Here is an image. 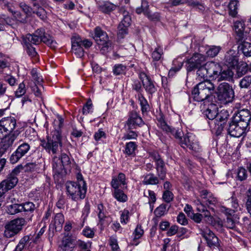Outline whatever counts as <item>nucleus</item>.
<instances>
[{
	"label": "nucleus",
	"instance_id": "1",
	"mask_svg": "<svg viewBox=\"0 0 251 251\" xmlns=\"http://www.w3.org/2000/svg\"><path fill=\"white\" fill-rule=\"evenodd\" d=\"M24 44L37 45L43 42L52 49L56 48L57 43L53 37L45 32L44 29L40 28L33 34H27L23 38Z\"/></svg>",
	"mask_w": 251,
	"mask_h": 251
},
{
	"label": "nucleus",
	"instance_id": "2",
	"mask_svg": "<svg viewBox=\"0 0 251 251\" xmlns=\"http://www.w3.org/2000/svg\"><path fill=\"white\" fill-rule=\"evenodd\" d=\"M215 91L214 84L209 80H206L197 84L192 89L191 96L196 101L201 102L212 97Z\"/></svg>",
	"mask_w": 251,
	"mask_h": 251
},
{
	"label": "nucleus",
	"instance_id": "3",
	"mask_svg": "<svg viewBox=\"0 0 251 251\" xmlns=\"http://www.w3.org/2000/svg\"><path fill=\"white\" fill-rule=\"evenodd\" d=\"M66 187L67 195L72 200L77 201L85 198L87 191L85 181H81L80 184L74 181L67 182Z\"/></svg>",
	"mask_w": 251,
	"mask_h": 251
},
{
	"label": "nucleus",
	"instance_id": "4",
	"mask_svg": "<svg viewBox=\"0 0 251 251\" xmlns=\"http://www.w3.org/2000/svg\"><path fill=\"white\" fill-rule=\"evenodd\" d=\"M41 145L49 153L56 154L62 146V136L58 130H55L52 136H48L47 141H41Z\"/></svg>",
	"mask_w": 251,
	"mask_h": 251
},
{
	"label": "nucleus",
	"instance_id": "5",
	"mask_svg": "<svg viewBox=\"0 0 251 251\" xmlns=\"http://www.w3.org/2000/svg\"><path fill=\"white\" fill-rule=\"evenodd\" d=\"M26 224L23 218H18L6 223L4 226L3 236L7 238H11L18 234Z\"/></svg>",
	"mask_w": 251,
	"mask_h": 251
},
{
	"label": "nucleus",
	"instance_id": "6",
	"mask_svg": "<svg viewBox=\"0 0 251 251\" xmlns=\"http://www.w3.org/2000/svg\"><path fill=\"white\" fill-rule=\"evenodd\" d=\"M216 94L218 100L224 103L231 102L234 97V92L232 86L226 82H222L219 85Z\"/></svg>",
	"mask_w": 251,
	"mask_h": 251
},
{
	"label": "nucleus",
	"instance_id": "7",
	"mask_svg": "<svg viewBox=\"0 0 251 251\" xmlns=\"http://www.w3.org/2000/svg\"><path fill=\"white\" fill-rule=\"evenodd\" d=\"M19 145L17 149L11 154L10 162L12 164L18 162L23 157L26 155L30 151V145L22 140L19 141Z\"/></svg>",
	"mask_w": 251,
	"mask_h": 251
},
{
	"label": "nucleus",
	"instance_id": "8",
	"mask_svg": "<svg viewBox=\"0 0 251 251\" xmlns=\"http://www.w3.org/2000/svg\"><path fill=\"white\" fill-rule=\"evenodd\" d=\"M205 62L204 55L196 53L185 61V67L188 73L193 71L203 65Z\"/></svg>",
	"mask_w": 251,
	"mask_h": 251
},
{
	"label": "nucleus",
	"instance_id": "9",
	"mask_svg": "<svg viewBox=\"0 0 251 251\" xmlns=\"http://www.w3.org/2000/svg\"><path fill=\"white\" fill-rule=\"evenodd\" d=\"M96 43L101 46V50L107 51L111 43L108 40V36L106 32L103 31L100 27L97 26L95 29V36L94 37Z\"/></svg>",
	"mask_w": 251,
	"mask_h": 251
},
{
	"label": "nucleus",
	"instance_id": "10",
	"mask_svg": "<svg viewBox=\"0 0 251 251\" xmlns=\"http://www.w3.org/2000/svg\"><path fill=\"white\" fill-rule=\"evenodd\" d=\"M42 163L40 162H30L26 163L25 166L22 164L18 165L11 172L14 177H17L22 170H24L26 173L33 172L39 173L42 170Z\"/></svg>",
	"mask_w": 251,
	"mask_h": 251
},
{
	"label": "nucleus",
	"instance_id": "11",
	"mask_svg": "<svg viewBox=\"0 0 251 251\" xmlns=\"http://www.w3.org/2000/svg\"><path fill=\"white\" fill-rule=\"evenodd\" d=\"M158 125L167 134L173 136L177 140L179 144L182 141L184 137L182 130H176L175 128L168 125L163 116L158 119Z\"/></svg>",
	"mask_w": 251,
	"mask_h": 251
},
{
	"label": "nucleus",
	"instance_id": "12",
	"mask_svg": "<svg viewBox=\"0 0 251 251\" xmlns=\"http://www.w3.org/2000/svg\"><path fill=\"white\" fill-rule=\"evenodd\" d=\"M18 181V177H14L11 172L8 174L6 178L0 183V198L9 190L13 188L17 185Z\"/></svg>",
	"mask_w": 251,
	"mask_h": 251
},
{
	"label": "nucleus",
	"instance_id": "13",
	"mask_svg": "<svg viewBox=\"0 0 251 251\" xmlns=\"http://www.w3.org/2000/svg\"><path fill=\"white\" fill-rule=\"evenodd\" d=\"M233 122L237 123L240 126L247 127L251 120V112L247 109L238 110L234 114L232 117Z\"/></svg>",
	"mask_w": 251,
	"mask_h": 251
},
{
	"label": "nucleus",
	"instance_id": "14",
	"mask_svg": "<svg viewBox=\"0 0 251 251\" xmlns=\"http://www.w3.org/2000/svg\"><path fill=\"white\" fill-rule=\"evenodd\" d=\"M20 134L18 130L15 131L13 133L6 135L1 139L0 143V154L2 155L8 151L12 146L14 142Z\"/></svg>",
	"mask_w": 251,
	"mask_h": 251
},
{
	"label": "nucleus",
	"instance_id": "15",
	"mask_svg": "<svg viewBox=\"0 0 251 251\" xmlns=\"http://www.w3.org/2000/svg\"><path fill=\"white\" fill-rule=\"evenodd\" d=\"M201 234L206 241L207 246L210 248H215L220 246L219 238L210 229L201 230Z\"/></svg>",
	"mask_w": 251,
	"mask_h": 251
},
{
	"label": "nucleus",
	"instance_id": "16",
	"mask_svg": "<svg viewBox=\"0 0 251 251\" xmlns=\"http://www.w3.org/2000/svg\"><path fill=\"white\" fill-rule=\"evenodd\" d=\"M76 246V239L69 233L65 234L59 245L62 251H72Z\"/></svg>",
	"mask_w": 251,
	"mask_h": 251
},
{
	"label": "nucleus",
	"instance_id": "17",
	"mask_svg": "<svg viewBox=\"0 0 251 251\" xmlns=\"http://www.w3.org/2000/svg\"><path fill=\"white\" fill-rule=\"evenodd\" d=\"M246 128L243 126H240L239 123L233 122L232 120L231 122L229 123L227 130L228 134L231 136L238 138L245 132Z\"/></svg>",
	"mask_w": 251,
	"mask_h": 251
},
{
	"label": "nucleus",
	"instance_id": "18",
	"mask_svg": "<svg viewBox=\"0 0 251 251\" xmlns=\"http://www.w3.org/2000/svg\"><path fill=\"white\" fill-rule=\"evenodd\" d=\"M111 185L114 189L113 193L114 197L119 201L125 202L127 200V196L124 193L123 191L119 189L120 185L118 183L116 177H113L111 181Z\"/></svg>",
	"mask_w": 251,
	"mask_h": 251
},
{
	"label": "nucleus",
	"instance_id": "19",
	"mask_svg": "<svg viewBox=\"0 0 251 251\" xmlns=\"http://www.w3.org/2000/svg\"><path fill=\"white\" fill-rule=\"evenodd\" d=\"M129 129H135L137 126L144 125V122L136 112L132 111L130 112L129 118L126 122Z\"/></svg>",
	"mask_w": 251,
	"mask_h": 251
},
{
	"label": "nucleus",
	"instance_id": "20",
	"mask_svg": "<svg viewBox=\"0 0 251 251\" xmlns=\"http://www.w3.org/2000/svg\"><path fill=\"white\" fill-rule=\"evenodd\" d=\"M139 77L142 81L144 88L148 93L152 95L155 93L156 91V88L154 86L153 82L149 76L145 73L141 72L139 74Z\"/></svg>",
	"mask_w": 251,
	"mask_h": 251
},
{
	"label": "nucleus",
	"instance_id": "21",
	"mask_svg": "<svg viewBox=\"0 0 251 251\" xmlns=\"http://www.w3.org/2000/svg\"><path fill=\"white\" fill-rule=\"evenodd\" d=\"M206 67L208 70L209 77L216 80L221 72L222 66L218 63L209 61L206 62Z\"/></svg>",
	"mask_w": 251,
	"mask_h": 251
},
{
	"label": "nucleus",
	"instance_id": "22",
	"mask_svg": "<svg viewBox=\"0 0 251 251\" xmlns=\"http://www.w3.org/2000/svg\"><path fill=\"white\" fill-rule=\"evenodd\" d=\"M0 124L8 134L13 133L16 126V120L14 117L4 118L0 121Z\"/></svg>",
	"mask_w": 251,
	"mask_h": 251
},
{
	"label": "nucleus",
	"instance_id": "23",
	"mask_svg": "<svg viewBox=\"0 0 251 251\" xmlns=\"http://www.w3.org/2000/svg\"><path fill=\"white\" fill-rule=\"evenodd\" d=\"M224 63L228 68H234L238 63V58L233 50L227 51L225 56Z\"/></svg>",
	"mask_w": 251,
	"mask_h": 251
},
{
	"label": "nucleus",
	"instance_id": "24",
	"mask_svg": "<svg viewBox=\"0 0 251 251\" xmlns=\"http://www.w3.org/2000/svg\"><path fill=\"white\" fill-rule=\"evenodd\" d=\"M52 171L56 176H63L66 174V169L61 163L60 158L54 156L52 162Z\"/></svg>",
	"mask_w": 251,
	"mask_h": 251
},
{
	"label": "nucleus",
	"instance_id": "25",
	"mask_svg": "<svg viewBox=\"0 0 251 251\" xmlns=\"http://www.w3.org/2000/svg\"><path fill=\"white\" fill-rule=\"evenodd\" d=\"M179 144L182 148H188L190 150L195 152H199L201 149L199 143L196 141L194 142L191 140L188 136H184Z\"/></svg>",
	"mask_w": 251,
	"mask_h": 251
},
{
	"label": "nucleus",
	"instance_id": "26",
	"mask_svg": "<svg viewBox=\"0 0 251 251\" xmlns=\"http://www.w3.org/2000/svg\"><path fill=\"white\" fill-rule=\"evenodd\" d=\"M234 27L237 34L236 39L238 40V42L245 40L246 35L244 33L245 24L244 22H235L234 23Z\"/></svg>",
	"mask_w": 251,
	"mask_h": 251
},
{
	"label": "nucleus",
	"instance_id": "27",
	"mask_svg": "<svg viewBox=\"0 0 251 251\" xmlns=\"http://www.w3.org/2000/svg\"><path fill=\"white\" fill-rule=\"evenodd\" d=\"M79 37H74L72 39V50L77 57H82L84 56V50L79 44Z\"/></svg>",
	"mask_w": 251,
	"mask_h": 251
},
{
	"label": "nucleus",
	"instance_id": "28",
	"mask_svg": "<svg viewBox=\"0 0 251 251\" xmlns=\"http://www.w3.org/2000/svg\"><path fill=\"white\" fill-rule=\"evenodd\" d=\"M218 112L217 106L213 103H210L207 109L203 112L204 115L208 119L213 120L217 117Z\"/></svg>",
	"mask_w": 251,
	"mask_h": 251
},
{
	"label": "nucleus",
	"instance_id": "29",
	"mask_svg": "<svg viewBox=\"0 0 251 251\" xmlns=\"http://www.w3.org/2000/svg\"><path fill=\"white\" fill-rule=\"evenodd\" d=\"M234 73L229 68L223 69L222 67L221 72L219 74V76L217 77V80L218 81H221L223 80L229 81L232 79Z\"/></svg>",
	"mask_w": 251,
	"mask_h": 251
},
{
	"label": "nucleus",
	"instance_id": "30",
	"mask_svg": "<svg viewBox=\"0 0 251 251\" xmlns=\"http://www.w3.org/2000/svg\"><path fill=\"white\" fill-rule=\"evenodd\" d=\"M64 222V216L61 213H57L54 218V224L52 225L56 231H60Z\"/></svg>",
	"mask_w": 251,
	"mask_h": 251
},
{
	"label": "nucleus",
	"instance_id": "31",
	"mask_svg": "<svg viewBox=\"0 0 251 251\" xmlns=\"http://www.w3.org/2000/svg\"><path fill=\"white\" fill-rule=\"evenodd\" d=\"M155 166L158 178L161 180H164L166 178L167 173V169L165 167L164 161L158 164H155Z\"/></svg>",
	"mask_w": 251,
	"mask_h": 251
},
{
	"label": "nucleus",
	"instance_id": "32",
	"mask_svg": "<svg viewBox=\"0 0 251 251\" xmlns=\"http://www.w3.org/2000/svg\"><path fill=\"white\" fill-rule=\"evenodd\" d=\"M240 42L241 43L239 46V48L244 55L247 57L251 56V43L246 42L245 40Z\"/></svg>",
	"mask_w": 251,
	"mask_h": 251
},
{
	"label": "nucleus",
	"instance_id": "33",
	"mask_svg": "<svg viewBox=\"0 0 251 251\" xmlns=\"http://www.w3.org/2000/svg\"><path fill=\"white\" fill-rule=\"evenodd\" d=\"M159 182V178L152 173H149L145 176L143 181V184L145 185H156Z\"/></svg>",
	"mask_w": 251,
	"mask_h": 251
},
{
	"label": "nucleus",
	"instance_id": "34",
	"mask_svg": "<svg viewBox=\"0 0 251 251\" xmlns=\"http://www.w3.org/2000/svg\"><path fill=\"white\" fill-rule=\"evenodd\" d=\"M228 112L226 110H222L218 113L216 117L217 123H221L223 125H226V122L229 118Z\"/></svg>",
	"mask_w": 251,
	"mask_h": 251
},
{
	"label": "nucleus",
	"instance_id": "35",
	"mask_svg": "<svg viewBox=\"0 0 251 251\" xmlns=\"http://www.w3.org/2000/svg\"><path fill=\"white\" fill-rule=\"evenodd\" d=\"M206 67V63H204L200 67L197 69V75L198 77L203 79L209 77V73Z\"/></svg>",
	"mask_w": 251,
	"mask_h": 251
},
{
	"label": "nucleus",
	"instance_id": "36",
	"mask_svg": "<svg viewBox=\"0 0 251 251\" xmlns=\"http://www.w3.org/2000/svg\"><path fill=\"white\" fill-rule=\"evenodd\" d=\"M238 3L237 0H231L228 4L229 14L232 17H235L237 14Z\"/></svg>",
	"mask_w": 251,
	"mask_h": 251
},
{
	"label": "nucleus",
	"instance_id": "37",
	"mask_svg": "<svg viewBox=\"0 0 251 251\" xmlns=\"http://www.w3.org/2000/svg\"><path fill=\"white\" fill-rule=\"evenodd\" d=\"M169 208V207L167 209V205L162 203L155 209L154 213L156 217H161L167 213Z\"/></svg>",
	"mask_w": 251,
	"mask_h": 251
},
{
	"label": "nucleus",
	"instance_id": "38",
	"mask_svg": "<svg viewBox=\"0 0 251 251\" xmlns=\"http://www.w3.org/2000/svg\"><path fill=\"white\" fill-rule=\"evenodd\" d=\"M248 71V66L246 63L242 62L237 66L236 73L238 77H241L245 75Z\"/></svg>",
	"mask_w": 251,
	"mask_h": 251
},
{
	"label": "nucleus",
	"instance_id": "39",
	"mask_svg": "<svg viewBox=\"0 0 251 251\" xmlns=\"http://www.w3.org/2000/svg\"><path fill=\"white\" fill-rule=\"evenodd\" d=\"M35 209V205L32 202L28 201L21 204V212H33Z\"/></svg>",
	"mask_w": 251,
	"mask_h": 251
},
{
	"label": "nucleus",
	"instance_id": "40",
	"mask_svg": "<svg viewBox=\"0 0 251 251\" xmlns=\"http://www.w3.org/2000/svg\"><path fill=\"white\" fill-rule=\"evenodd\" d=\"M25 50L27 54L31 57L36 59L38 56V53L36 51V49L32 45L30 44H24Z\"/></svg>",
	"mask_w": 251,
	"mask_h": 251
},
{
	"label": "nucleus",
	"instance_id": "41",
	"mask_svg": "<svg viewBox=\"0 0 251 251\" xmlns=\"http://www.w3.org/2000/svg\"><path fill=\"white\" fill-rule=\"evenodd\" d=\"M116 6L115 5L110 2H107L100 5L99 9L103 13H108L114 10Z\"/></svg>",
	"mask_w": 251,
	"mask_h": 251
},
{
	"label": "nucleus",
	"instance_id": "42",
	"mask_svg": "<svg viewBox=\"0 0 251 251\" xmlns=\"http://www.w3.org/2000/svg\"><path fill=\"white\" fill-rule=\"evenodd\" d=\"M221 50L220 46H211L206 51L207 56L210 57H214L217 55L219 51Z\"/></svg>",
	"mask_w": 251,
	"mask_h": 251
},
{
	"label": "nucleus",
	"instance_id": "43",
	"mask_svg": "<svg viewBox=\"0 0 251 251\" xmlns=\"http://www.w3.org/2000/svg\"><path fill=\"white\" fill-rule=\"evenodd\" d=\"M91 243L90 242L86 243L81 240L76 241V246L79 249L78 251H91Z\"/></svg>",
	"mask_w": 251,
	"mask_h": 251
},
{
	"label": "nucleus",
	"instance_id": "44",
	"mask_svg": "<svg viewBox=\"0 0 251 251\" xmlns=\"http://www.w3.org/2000/svg\"><path fill=\"white\" fill-rule=\"evenodd\" d=\"M137 148L136 143L134 142H130L126 145L125 152L128 155L133 154Z\"/></svg>",
	"mask_w": 251,
	"mask_h": 251
},
{
	"label": "nucleus",
	"instance_id": "45",
	"mask_svg": "<svg viewBox=\"0 0 251 251\" xmlns=\"http://www.w3.org/2000/svg\"><path fill=\"white\" fill-rule=\"evenodd\" d=\"M7 212L10 215L21 212V204L15 203L8 206Z\"/></svg>",
	"mask_w": 251,
	"mask_h": 251
},
{
	"label": "nucleus",
	"instance_id": "46",
	"mask_svg": "<svg viewBox=\"0 0 251 251\" xmlns=\"http://www.w3.org/2000/svg\"><path fill=\"white\" fill-rule=\"evenodd\" d=\"M149 7L148 2L146 0H142L141 7L137 8L136 12L138 14L143 12L146 15L150 11L149 10Z\"/></svg>",
	"mask_w": 251,
	"mask_h": 251
},
{
	"label": "nucleus",
	"instance_id": "47",
	"mask_svg": "<svg viewBox=\"0 0 251 251\" xmlns=\"http://www.w3.org/2000/svg\"><path fill=\"white\" fill-rule=\"evenodd\" d=\"M237 179L243 181L247 179L248 174L247 170L243 167H240L237 171Z\"/></svg>",
	"mask_w": 251,
	"mask_h": 251
},
{
	"label": "nucleus",
	"instance_id": "48",
	"mask_svg": "<svg viewBox=\"0 0 251 251\" xmlns=\"http://www.w3.org/2000/svg\"><path fill=\"white\" fill-rule=\"evenodd\" d=\"M127 26L123 25L122 24H119L117 33V36L119 39L124 38L125 36L127 34Z\"/></svg>",
	"mask_w": 251,
	"mask_h": 251
},
{
	"label": "nucleus",
	"instance_id": "49",
	"mask_svg": "<svg viewBox=\"0 0 251 251\" xmlns=\"http://www.w3.org/2000/svg\"><path fill=\"white\" fill-rule=\"evenodd\" d=\"M25 93V85L24 82H22L19 84L18 88L15 92V96L20 98L24 95Z\"/></svg>",
	"mask_w": 251,
	"mask_h": 251
},
{
	"label": "nucleus",
	"instance_id": "50",
	"mask_svg": "<svg viewBox=\"0 0 251 251\" xmlns=\"http://www.w3.org/2000/svg\"><path fill=\"white\" fill-rule=\"evenodd\" d=\"M60 159L61 161V163L66 169H70L71 161L68 155L66 153H62Z\"/></svg>",
	"mask_w": 251,
	"mask_h": 251
},
{
	"label": "nucleus",
	"instance_id": "51",
	"mask_svg": "<svg viewBox=\"0 0 251 251\" xmlns=\"http://www.w3.org/2000/svg\"><path fill=\"white\" fill-rule=\"evenodd\" d=\"M225 226L229 229H235L236 228V223L233 217H226L225 220Z\"/></svg>",
	"mask_w": 251,
	"mask_h": 251
},
{
	"label": "nucleus",
	"instance_id": "52",
	"mask_svg": "<svg viewBox=\"0 0 251 251\" xmlns=\"http://www.w3.org/2000/svg\"><path fill=\"white\" fill-rule=\"evenodd\" d=\"M93 104L90 99H89L86 103L84 105L82 109V113L83 115H87L92 112Z\"/></svg>",
	"mask_w": 251,
	"mask_h": 251
},
{
	"label": "nucleus",
	"instance_id": "53",
	"mask_svg": "<svg viewBox=\"0 0 251 251\" xmlns=\"http://www.w3.org/2000/svg\"><path fill=\"white\" fill-rule=\"evenodd\" d=\"M13 17L16 21L21 23H25L26 22L27 16L19 11H16L13 13Z\"/></svg>",
	"mask_w": 251,
	"mask_h": 251
},
{
	"label": "nucleus",
	"instance_id": "54",
	"mask_svg": "<svg viewBox=\"0 0 251 251\" xmlns=\"http://www.w3.org/2000/svg\"><path fill=\"white\" fill-rule=\"evenodd\" d=\"M246 194L247 199L246 202V207L251 217V187L248 189Z\"/></svg>",
	"mask_w": 251,
	"mask_h": 251
},
{
	"label": "nucleus",
	"instance_id": "55",
	"mask_svg": "<svg viewBox=\"0 0 251 251\" xmlns=\"http://www.w3.org/2000/svg\"><path fill=\"white\" fill-rule=\"evenodd\" d=\"M30 240V235H25L20 239L18 244L26 249L27 248L26 246L31 243Z\"/></svg>",
	"mask_w": 251,
	"mask_h": 251
},
{
	"label": "nucleus",
	"instance_id": "56",
	"mask_svg": "<svg viewBox=\"0 0 251 251\" xmlns=\"http://www.w3.org/2000/svg\"><path fill=\"white\" fill-rule=\"evenodd\" d=\"M3 80L8 83L10 86H14L17 83V80L16 78L11 75H6L3 76Z\"/></svg>",
	"mask_w": 251,
	"mask_h": 251
},
{
	"label": "nucleus",
	"instance_id": "57",
	"mask_svg": "<svg viewBox=\"0 0 251 251\" xmlns=\"http://www.w3.org/2000/svg\"><path fill=\"white\" fill-rule=\"evenodd\" d=\"M251 84V76H245L240 82V86L241 88H247Z\"/></svg>",
	"mask_w": 251,
	"mask_h": 251
},
{
	"label": "nucleus",
	"instance_id": "58",
	"mask_svg": "<svg viewBox=\"0 0 251 251\" xmlns=\"http://www.w3.org/2000/svg\"><path fill=\"white\" fill-rule=\"evenodd\" d=\"M163 200L167 203H169L173 201L174 200V194L173 193L169 191H165L163 192L162 196Z\"/></svg>",
	"mask_w": 251,
	"mask_h": 251
},
{
	"label": "nucleus",
	"instance_id": "59",
	"mask_svg": "<svg viewBox=\"0 0 251 251\" xmlns=\"http://www.w3.org/2000/svg\"><path fill=\"white\" fill-rule=\"evenodd\" d=\"M149 154L150 156L155 162V164H158L164 161L160 155L156 151L151 152Z\"/></svg>",
	"mask_w": 251,
	"mask_h": 251
},
{
	"label": "nucleus",
	"instance_id": "60",
	"mask_svg": "<svg viewBox=\"0 0 251 251\" xmlns=\"http://www.w3.org/2000/svg\"><path fill=\"white\" fill-rule=\"evenodd\" d=\"M134 235V240L140 238L144 234V230L140 225H138L133 233Z\"/></svg>",
	"mask_w": 251,
	"mask_h": 251
},
{
	"label": "nucleus",
	"instance_id": "61",
	"mask_svg": "<svg viewBox=\"0 0 251 251\" xmlns=\"http://www.w3.org/2000/svg\"><path fill=\"white\" fill-rule=\"evenodd\" d=\"M126 68V67L122 64L116 65L114 67L113 72L115 75H119L124 73Z\"/></svg>",
	"mask_w": 251,
	"mask_h": 251
},
{
	"label": "nucleus",
	"instance_id": "62",
	"mask_svg": "<svg viewBox=\"0 0 251 251\" xmlns=\"http://www.w3.org/2000/svg\"><path fill=\"white\" fill-rule=\"evenodd\" d=\"M138 136L137 133L132 130H130L128 133L125 134L123 137L124 140L136 139Z\"/></svg>",
	"mask_w": 251,
	"mask_h": 251
},
{
	"label": "nucleus",
	"instance_id": "63",
	"mask_svg": "<svg viewBox=\"0 0 251 251\" xmlns=\"http://www.w3.org/2000/svg\"><path fill=\"white\" fill-rule=\"evenodd\" d=\"M177 222L182 225H186L188 224V221L185 215L182 212L179 213L177 217Z\"/></svg>",
	"mask_w": 251,
	"mask_h": 251
},
{
	"label": "nucleus",
	"instance_id": "64",
	"mask_svg": "<svg viewBox=\"0 0 251 251\" xmlns=\"http://www.w3.org/2000/svg\"><path fill=\"white\" fill-rule=\"evenodd\" d=\"M31 73L33 79L35 81V84L41 85V83L43 81V78L38 76L36 72L34 70L31 71Z\"/></svg>",
	"mask_w": 251,
	"mask_h": 251
}]
</instances>
